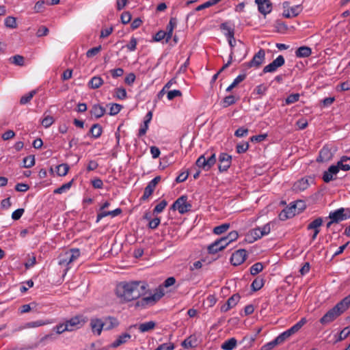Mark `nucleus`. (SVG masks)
Wrapping results in <instances>:
<instances>
[{
  "instance_id": "obj_32",
  "label": "nucleus",
  "mask_w": 350,
  "mask_h": 350,
  "mask_svg": "<svg viewBox=\"0 0 350 350\" xmlns=\"http://www.w3.org/2000/svg\"><path fill=\"white\" fill-rule=\"evenodd\" d=\"M104 323H107V325H105L104 329H105L107 330H109V329H111L114 328L115 327L118 326V321H117V319L116 318L109 317L105 320Z\"/></svg>"
},
{
  "instance_id": "obj_10",
  "label": "nucleus",
  "mask_w": 350,
  "mask_h": 350,
  "mask_svg": "<svg viewBox=\"0 0 350 350\" xmlns=\"http://www.w3.org/2000/svg\"><path fill=\"white\" fill-rule=\"evenodd\" d=\"M218 160L219 162L218 166L219 170L221 172H226L230 167L232 162V156L227 153L222 152L219 154Z\"/></svg>"
},
{
  "instance_id": "obj_28",
  "label": "nucleus",
  "mask_w": 350,
  "mask_h": 350,
  "mask_svg": "<svg viewBox=\"0 0 350 350\" xmlns=\"http://www.w3.org/2000/svg\"><path fill=\"white\" fill-rule=\"evenodd\" d=\"M306 323V319L305 318H302L299 322H297L295 325L291 327L290 329H287L290 336H291L296 332H297Z\"/></svg>"
},
{
  "instance_id": "obj_63",
  "label": "nucleus",
  "mask_w": 350,
  "mask_h": 350,
  "mask_svg": "<svg viewBox=\"0 0 350 350\" xmlns=\"http://www.w3.org/2000/svg\"><path fill=\"white\" fill-rule=\"evenodd\" d=\"M24 208H18L14 211L12 214V219L13 220H18L24 213Z\"/></svg>"
},
{
  "instance_id": "obj_11",
  "label": "nucleus",
  "mask_w": 350,
  "mask_h": 350,
  "mask_svg": "<svg viewBox=\"0 0 350 350\" xmlns=\"http://www.w3.org/2000/svg\"><path fill=\"white\" fill-rule=\"evenodd\" d=\"M285 63V59L282 55H279L275 59H274L271 63L265 66L262 72L264 73L267 72H273L278 68L282 66Z\"/></svg>"
},
{
  "instance_id": "obj_6",
  "label": "nucleus",
  "mask_w": 350,
  "mask_h": 350,
  "mask_svg": "<svg viewBox=\"0 0 350 350\" xmlns=\"http://www.w3.org/2000/svg\"><path fill=\"white\" fill-rule=\"evenodd\" d=\"M163 293L160 291L159 292L155 293L151 296L143 297L141 300H139L135 303V306L145 307L147 305H152L158 300H159L163 296Z\"/></svg>"
},
{
  "instance_id": "obj_5",
  "label": "nucleus",
  "mask_w": 350,
  "mask_h": 350,
  "mask_svg": "<svg viewBox=\"0 0 350 350\" xmlns=\"http://www.w3.org/2000/svg\"><path fill=\"white\" fill-rule=\"evenodd\" d=\"M282 8L284 10L282 16L287 18H290L295 17V16H298L301 10L300 5L291 7L290 2H288V1H284L282 3Z\"/></svg>"
},
{
  "instance_id": "obj_49",
  "label": "nucleus",
  "mask_w": 350,
  "mask_h": 350,
  "mask_svg": "<svg viewBox=\"0 0 350 350\" xmlns=\"http://www.w3.org/2000/svg\"><path fill=\"white\" fill-rule=\"evenodd\" d=\"M240 298L241 297L239 294H234L227 300L226 302L228 304V306H230L231 308H233L239 302Z\"/></svg>"
},
{
  "instance_id": "obj_44",
  "label": "nucleus",
  "mask_w": 350,
  "mask_h": 350,
  "mask_svg": "<svg viewBox=\"0 0 350 350\" xmlns=\"http://www.w3.org/2000/svg\"><path fill=\"white\" fill-rule=\"evenodd\" d=\"M263 269V265L261 262H256L250 267V273L252 275H255L262 271Z\"/></svg>"
},
{
  "instance_id": "obj_29",
  "label": "nucleus",
  "mask_w": 350,
  "mask_h": 350,
  "mask_svg": "<svg viewBox=\"0 0 350 350\" xmlns=\"http://www.w3.org/2000/svg\"><path fill=\"white\" fill-rule=\"evenodd\" d=\"M220 29L221 30L226 31L225 36L227 37L228 40L230 38H233L234 36V29L231 28L228 25L227 23H223L220 25Z\"/></svg>"
},
{
  "instance_id": "obj_52",
  "label": "nucleus",
  "mask_w": 350,
  "mask_h": 350,
  "mask_svg": "<svg viewBox=\"0 0 350 350\" xmlns=\"http://www.w3.org/2000/svg\"><path fill=\"white\" fill-rule=\"evenodd\" d=\"M250 236L253 238V239L254 241L258 239H260L262 236V232H261V230L260 229V228H254L253 230H252L250 232Z\"/></svg>"
},
{
  "instance_id": "obj_57",
  "label": "nucleus",
  "mask_w": 350,
  "mask_h": 350,
  "mask_svg": "<svg viewBox=\"0 0 350 350\" xmlns=\"http://www.w3.org/2000/svg\"><path fill=\"white\" fill-rule=\"evenodd\" d=\"M249 148L248 142H245L243 144H239L236 146V150L237 153L241 154L245 152Z\"/></svg>"
},
{
  "instance_id": "obj_53",
  "label": "nucleus",
  "mask_w": 350,
  "mask_h": 350,
  "mask_svg": "<svg viewBox=\"0 0 350 350\" xmlns=\"http://www.w3.org/2000/svg\"><path fill=\"white\" fill-rule=\"evenodd\" d=\"M122 106L120 104L114 103L112 104L110 107L109 115L115 116L118 114L122 109Z\"/></svg>"
},
{
  "instance_id": "obj_23",
  "label": "nucleus",
  "mask_w": 350,
  "mask_h": 350,
  "mask_svg": "<svg viewBox=\"0 0 350 350\" xmlns=\"http://www.w3.org/2000/svg\"><path fill=\"white\" fill-rule=\"evenodd\" d=\"M349 159V157L347 156H342L340 161H338L336 165H334L335 167H338V171L340 170H342L343 171H349L350 170V165L349 164H347L346 162H347Z\"/></svg>"
},
{
  "instance_id": "obj_2",
  "label": "nucleus",
  "mask_w": 350,
  "mask_h": 350,
  "mask_svg": "<svg viewBox=\"0 0 350 350\" xmlns=\"http://www.w3.org/2000/svg\"><path fill=\"white\" fill-rule=\"evenodd\" d=\"M216 161L217 159L215 153H213L207 159L205 157L204 154H202L197 159L196 165L198 167L208 171L215 164Z\"/></svg>"
},
{
  "instance_id": "obj_20",
  "label": "nucleus",
  "mask_w": 350,
  "mask_h": 350,
  "mask_svg": "<svg viewBox=\"0 0 350 350\" xmlns=\"http://www.w3.org/2000/svg\"><path fill=\"white\" fill-rule=\"evenodd\" d=\"M90 112L96 118H100L105 114V109L100 105H94Z\"/></svg>"
},
{
  "instance_id": "obj_39",
  "label": "nucleus",
  "mask_w": 350,
  "mask_h": 350,
  "mask_svg": "<svg viewBox=\"0 0 350 350\" xmlns=\"http://www.w3.org/2000/svg\"><path fill=\"white\" fill-rule=\"evenodd\" d=\"M23 167L25 168L31 167L35 165V157L34 155H29L23 159Z\"/></svg>"
},
{
  "instance_id": "obj_64",
  "label": "nucleus",
  "mask_w": 350,
  "mask_h": 350,
  "mask_svg": "<svg viewBox=\"0 0 350 350\" xmlns=\"http://www.w3.org/2000/svg\"><path fill=\"white\" fill-rule=\"evenodd\" d=\"M131 20V14L129 12H124L121 14V21L123 24L129 23Z\"/></svg>"
},
{
  "instance_id": "obj_43",
  "label": "nucleus",
  "mask_w": 350,
  "mask_h": 350,
  "mask_svg": "<svg viewBox=\"0 0 350 350\" xmlns=\"http://www.w3.org/2000/svg\"><path fill=\"white\" fill-rule=\"evenodd\" d=\"M70 262L69 260V254L67 252L61 254L59 256V265H68Z\"/></svg>"
},
{
  "instance_id": "obj_47",
  "label": "nucleus",
  "mask_w": 350,
  "mask_h": 350,
  "mask_svg": "<svg viewBox=\"0 0 350 350\" xmlns=\"http://www.w3.org/2000/svg\"><path fill=\"white\" fill-rule=\"evenodd\" d=\"M69 254V260L72 262L80 256V251L79 249H71L70 251H67Z\"/></svg>"
},
{
  "instance_id": "obj_9",
  "label": "nucleus",
  "mask_w": 350,
  "mask_h": 350,
  "mask_svg": "<svg viewBox=\"0 0 350 350\" xmlns=\"http://www.w3.org/2000/svg\"><path fill=\"white\" fill-rule=\"evenodd\" d=\"M265 60V51L264 49H260L258 53H256L253 58L247 63V66L248 68H258L260 67Z\"/></svg>"
},
{
  "instance_id": "obj_41",
  "label": "nucleus",
  "mask_w": 350,
  "mask_h": 350,
  "mask_svg": "<svg viewBox=\"0 0 350 350\" xmlns=\"http://www.w3.org/2000/svg\"><path fill=\"white\" fill-rule=\"evenodd\" d=\"M230 228L229 224H223L220 226H216L213 228V232L216 234H221L228 230Z\"/></svg>"
},
{
  "instance_id": "obj_27",
  "label": "nucleus",
  "mask_w": 350,
  "mask_h": 350,
  "mask_svg": "<svg viewBox=\"0 0 350 350\" xmlns=\"http://www.w3.org/2000/svg\"><path fill=\"white\" fill-rule=\"evenodd\" d=\"M156 326V323L154 321H148L143 323L139 325L138 329L141 332H146L153 329Z\"/></svg>"
},
{
  "instance_id": "obj_26",
  "label": "nucleus",
  "mask_w": 350,
  "mask_h": 350,
  "mask_svg": "<svg viewBox=\"0 0 350 350\" xmlns=\"http://www.w3.org/2000/svg\"><path fill=\"white\" fill-rule=\"evenodd\" d=\"M237 341L235 338H231L222 343L221 348L224 350H232L237 346Z\"/></svg>"
},
{
  "instance_id": "obj_13",
  "label": "nucleus",
  "mask_w": 350,
  "mask_h": 350,
  "mask_svg": "<svg viewBox=\"0 0 350 350\" xmlns=\"http://www.w3.org/2000/svg\"><path fill=\"white\" fill-rule=\"evenodd\" d=\"M255 3L258 5L259 12L263 15H267L272 10V3L270 0H255Z\"/></svg>"
},
{
  "instance_id": "obj_50",
  "label": "nucleus",
  "mask_w": 350,
  "mask_h": 350,
  "mask_svg": "<svg viewBox=\"0 0 350 350\" xmlns=\"http://www.w3.org/2000/svg\"><path fill=\"white\" fill-rule=\"evenodd\" d=\"M53 330H55L57 334H61L65 332H68L69 329L67 327L65 322L54 327Z\"/></svg>"
},
{
  "instance_id": "obj_48",
  "label": "nucleus",
  "mask_w": 350,
  "mask_h": 350,
  "mask_svg": "<svg viewBox=\"0 0 350 350\" xmlns=\"http://www.w3.org/2000/svg\"><path fill=\"white\" fill-rule=\"evenodd\" d=\"M176 83V81L174 78L172 79L171 80H170L165 85L164 87L163 88V89L159 92L158 94V97L160 98L162 96H163L167 90H168L171 85L174 83Z\"/></svg>"
},
{
  "instance_id": "obj_30",
  "label": "nucleus",
  "mask_w": 350,
  "mask_h": 350,
  "mask_svg": "<svg viewBox=\"0 0 350 350\" xmlns=\"http://www.w3.org/2000/svg\"><path fill=\"white\" fill-rule=\"evenodd\" d=\"M103 132L102 126L99 124H94L90 130V133L94 138L99 137Z\"/></svg>"
},
{
  "instance_id": "obj_45",
  "label": "nucleus",
  "mask_w": 350,
  "mask_h": 350,
  "mask_svg": "<svg viewBox=\"0 0 350 350\" xmlns=\"http://www.w3.org/2000/svg\"><path fill=\"white\" fill-rule=\"evenodd\" d=\"M5 25L7 27L12 28V29L16 28L17 27V24H16V18H14L13 16H8L5 19Z\"/></svg>"
},
{
  "instance_id": "obj_16",
  "label": "nucleus",
  "mask_w": 350,
  "mask_h": 350,
  "mask_svg": "<svg viewBox=\"0 0 350 350\" xmlns=\"http://www.w3.org/2000/svg\"><path fill=\"white\" fill-rule=\"evenodd\" d=\"M309 178H302L296 183H294L293 186V190L296 192H299L304 191L309 186Z\"/></svg>"
},
{
  "instance_id": "obj_12",
  "label": "nucleus",
  "mask_w": 350,
  "mask_h": 350,
  "mask_svg": "<svg viewBox=\"0 0 350 350\" xmlns=\"http://www.w3.org/2000/svg\"><path fill=\"white\" fill-rule=\"evenodd\" d=\"M246 250L240 249L234 252L230 258V262L234 266L242 264L246 259Z\"/></svg>"
},
{
  "instance_id": "obj_8",
  "label": "nucleus",
  "mask_w": 350,
  "mask_h": 350,
  "mask_svg": "<svg viewBox=\"0 0 350 350\" xmlns=\"http://www.w3.org/2000/svg\"><path fill=\"white\" fill-rule=\"evenodd\" d=\"M329 217L330 219H333V221H335V223H338L350 217V209L340 208L334 212H331Z\"/></svg>"
},
{
  "instance_id": "obj_38",
  "label": "nucleus",
  "mask_w": 350,
  "mask_h": 350,
  "mask_svg": "<svg viewBox=\"0 0 350 350\" xmlns=\"http://www.w3.org/2000/svg\"><path fill=\"white\" fill-rule=\"evenodd\" d=\"M323 224V219L321 217H318L310 223L307 227L308 230H319V227Z\"/></svg>"
},
{
  "instance_id": "obj_60",
  "label": "nucleus",
  "mask_w": 350,
  "mask_h": 350,
  "mask_svg": "<svg viewBox=\"0 0 350 350\" xmlns=\"http://www.w3.org/2000/svg\"><path fill=\"white\" fill-rule=\"evenodd\" d=\"M53 118L51 116H47L42 120L41 123L43 126L48 128L53 123Z\"/></svg>"
},
{
  "instance_id": "obj_15",
  "label": "nucleus",
  "mask_w": 350,
  "mask_h": 350,
  "mask_svg": "<svg viewBox=\"0 0 350 350\" xmlns=\"http://www.w3.org/2000/svg\"><path fill=\"white\" fill-rule=\"evenodd\" d=\"M105 325H107V323H104V322L100 319H92L90 320V325L92 331L93 333L96 334L98 336L101 334Z\"/></svg>"
},
{
  "instance_id": "obj_19",
  "label": "nucleus",
  "mask_w": 350,
  "mask_h": 350,
  "mask_svg": "<svg viewBox=\"0 0 350 350\" xmlns=\"http://www.w3.org/2000/svg\"><path fill=\"white\" fill-rule=\"evenodd\" d=\"M312 54V49L306 46H300L295 51L297 57H308Z\"/></svg>"
},
{
  "instance_id": "obj_33",
  "label": "nucleus",
  "mask_w": 350,
  "mask_h": 350,
  "mask_svg": "<svg viewBox=\"0 0 350 350\" xmlns=\"http://www.w3.org/2000/svg\"><path fill=\"white\" fill-rule=\"evenodd\" d=\"M37 91L36 90L29 92L28 94L23 96L20 99L21 105H25L30 102L32 98L36 94Z\"/></svg>"
},
{
  "instance_id": "obj_55",
  "label": "nucleus",
  "mask_w": 350,
  "mask_h": 350,
  "mask_svg": "<svg viewBox=\"0 0 350 350\" xmlns=\"http://www.w3.org/2000/svg\"><path fill=\"white\" fill-rule=\"evenodd\" d=\"M300 95L299 94H290L286 98V104L291 105L293 104L297 101L299 100Z\"/></svg>"
},
{
  "instance_id": "obj_46",
  "label": "nucleus",
  "mask_w": 350,
  "mask_h": 350,
  "mask_svg": "<svg viewBox=\"0 0 350 350\" xmlns=\"http://www.w3.org/2000/svg\"><path fill=\"white\" fill-rule=\"evenodd\" d=\"M167 202L166 200H163L161 201L154 208L153 214H158L161 213L165 206H167Z\"/></svg>"
},
{
  "instance_id": "obj_62",
  "label": "nucleus",
  "mask_w": 350,
  "mask_h": 350,
  "mask_svg": "<svg viewBox=\"0 0 350 350\" xmlns=\"http://www.w3.org/2000/svg\"><path fill=\"white\" fill-rule=\"evenodd\" d=\"M279 345L275 339L265 344L261 347L260 350H271L273 349L275 346Z\"/></svg>"
},
{
  "instance_id": "obj_25",
  "label": "nucleus",
  "mask_w": 350,
  "mask_h": 350,
  "mask_svg": "<svg viewBox=\"0 0 350 350\" xmlns=\"http://www.w3.org/2000/svg\"><path fill=\"white\" fill-rule=\"evenodd\" d=\"M340 312L343 313L350 306V294L342 299L340 302L336 305Z\"/></svg>"
},
{
  "instance_id": "obj_58",
  "label": "nucleus",
  "mask_w": 350,
  "mask_h": 350,
  "mask_svg": "<svg viewBox=\"0 0 350 350\" xmlns=\"http://www.w3.org/2000/svg\"><path fill=\"white\" fill-rule=\"evenodd\" d=\"M290 334L288 332V331H285L280 334L278 337H276L275 339L277 340L278 344H281L283 342H284L286 340H287L290 337Z\"/></svg>"
},
{
  "instance_id": "obj_34",
  "label": "nucleus",
  "mask_w": 350,
  "mask_h": 350,
  "mask_svg": "<svg viewBox=\"0 0 350 350\" xmlns=\"http://www.w3.org/2000/svg\"><path fill=\"white\" fill-rule=\"evenodd\" d=\"M246 77V75L245 74H243V75H239L234 80V81L232 82V83L231 85H230L227 88H226V92H229L230 91H232V90L235 88L239 83H240L241 82H242Z\"/></svg>"
},
{
  "instance_id": "obj_54",
  "label": "nucleus",
  "mask_w": 350,
  "mask_h": 350,
  "mask_svg": "<svg viewBox=\"0 0 350 350\" xmlns=\"http://www.w3.org/2000/svg\"><path fill=\"white\" fill-rule=\"evenodd\" d=\"M236 102L235 98L232 95L226 96L223 100L224 107H227L230 105L234 104Z\"/></svg>"
},
{
  "instance_id": "obj_56",
  "label": "nucleus",
  "mask_w": 350,
  "mask_h": 350,
  "mask_svg": "<svg viewBox=\"0 0 350 350\" xmlns=\"http://www.w3.org/2000/svg\"><path fill=\"white\" fill-rule=\"evenodd\" d=\"M116 96L121 100H124L126 98V90L123 88H118L116 89Z\"/></svg>"
},
{
  "instance_id": "obj_37",
  "label": "nucleus",
  "mask_w": 350,
  "mask_h": 350,
  "mask_svg": "<svg viewBox=\"0 0 350 350\" xmlns=\"http://www.w3.org/2000/svg\"><path fill=\"white\" fill-rule=\"evenodd\" d=\"M217 240L213 242L212 244L208 246V252L209 254H216L219 251L223 250V248H220V245Z\"/></svg>"
},
{
  "instance_id": "obj_36",
  "label": "nucleus",
  "mask_w": 350,
  "mask_h": 350,
  "mask_svg": "<svg viewBox=\"0 0 350 350\" xmlns=\"http://www.w3.org/2000/svg\"><path fill=\"white\" fill-rule=\"evenodd\" d=\"M10 60L11 63L16 66H23L25 65V58L23 56L20 55H14L10 59Z\"/></svg>"
},
{
  "instance_id": "obj_40",
  "label": "nucleus",
  "mask_w": 350,
  "mask_h": 350,
  "mask_svg": "<svg viewBox=\"0 0 350 350\" xmlns=\"http://www.w3.org/2000/svg\"><path fill=\"white\" fill-rule=\"evenodd\" d=\"M69 170V166L66 163L59 165L57 167V173L60 176H64L67 174Z\"/></svg>"
},
{
  "instance_id": "obj_22",
  "label": "nucleus",
  "mask_w": 350,
  "mask_h": 350,
  "mask_svg": "<svg viewBox=\"0 0 350 350\" xmlns=\"http://www.w3.org/2000/svg\"><path fill=\"white\" fill-rule=\"evenodd\" d=\"M197 345L198 341L196 336H190L182 342V346L185 349L193 348L196 347Z\"/></svg>"
},
{
  "instance_id": "obj_42",
  "label": "nucleus",
  "mask_w": 350,
  "mask_h": 350,
  "mask_svg": "<svg viewBox=\"0 0 350 350\" xmlns=\"http://www.w3.org/2000/svg\"><path fill=\"white\" fill-rule=\"evenodd\" d=\"M46 4V1L44 0L38 1L36 3L33 10L36 13H41L45 10L44 5Z\"/></svg>"
},
{
  "instance_id": "obj_24",
  "label": "nucleus",
  "mask_w": 350,
  "mask_h": 350,
  "mask_svg": "<svg viewBox=\"0 0 350 350\" xmlns=\"http://www.w3.org/2000/svg\"><path fill=\"white\" fill-rule=\"evenodd\" d=\"M103 84V80L100 77L95 76L92 77L88 83V86L91 89H98Z\"/></svg>"
},
{
  "instance_id": "obj_1",
  "label": "nucleus",
  "mask_w": 350,
  "mask_h": 350,
  "mask_svg": "<svg viewBox=\"0 0 350 350\" xmlns=\"http://www.w3.org/2000/svg\"><path fill=\"white\" fill-rule=\"evenodd\" d=\"M148 284L142 281L120 282L116 287V295L122 302L137 299L146 293Z\"/></svg>"
},
{
  "instance_id": "obj_31",
  "label": "nucleus",
  "mask_w": 350,
  "mask_h": 350,
  "mask_svg": "<svg viewBox=\"0 0 350 350\" xmlns=\"http://www.w3.org/2000/svg\"><path fill=\"white\" fill-rule=\"evenodd\" d=\"M156 187L150 182L148 185L145 187L144 194L141 198L142 200H146L152 194L155 189Z\"/></svg>"
},
{
  "instance_id": "obj_3",
  "label": "nucleus",
  "mask_w": 350,
  "mask_h": 350,
  "mask_svg": "<svg viewBox=\"0 0 350 350\" xmlns=\"http://www.w3.org/2000/svg\"><path fill=\"white\" fill-rule=\"evenodd\" d=\"M187 196H182L178 198L172 205L171 209L175 211L178 209L180 214H184L190 211L191 204L187 202Z\"/></svg>"
},
{
  "instance_id": "obj_51",
  "label": "nucleus",
  "mask_w": 350,
  "mask_h": 350,
  "mask_svg": "<svg viewBox=\"0 0 350 350\" xmlns=\"http://www.w3.org/2000/svg\"><path fill=\"white\" fill-rule=\"evenodd\" d=\"M72 182L73 180H71L67 183L62 185L61 187L54 190V193H62L66 190L69 189L72 184Z\"/></svg>"
},
{
  "instance_id": "obj_17",
  "label": "nucleus",
  "mask_w": 350,
  "mask_h": 350,
  "mask_svg": "<svg viewBox=\"0 0 350 350\" xmlns=\"http://www.w3.org/2000/svg\"><path fill=\"white\" fill-rule=\"evenodd\" d=\"M333 154L331 150L327 146H324L319 152V156L317 159V161H327L332 158Z\"/></svg>"
},
{
  "instance_id": "obj_61",
  "label": "nucleus",
  "mask_w": 350,
  "mask_h": 350,
  "mask_svg": "<svg viewBox=\"0 0 350 350\" xmlns=\"http://www.w3.org/2000/svg\"><path fill=\"white\" fill-rule=\"evenodd\" d=\"M164 38L166 39V33L164 31H159L153 37V40L154 42H160Z\"/></svg>"
},
{
  "instance_id": "obj_59",
  "label": "nucleus",
  "mask_w": 350,
  "mask_h": 350,
  "mask_svg": "<svg viewBox=\"0 0 350 350\" xmlns=\"http://www.w3.org/2000/svg\"><path fill=\"white\" fill-rule=\"evenodd\" d=\"M100 50H101V46L92 48L87 51L86 55L88 57H92L95 56L96 55H97L100 52Z\"/></svg>"
},
{
  "instance_id": "obj_4",
  "label": "nucleus",
  "mask_w": 350,
  "mask_h": 350,
  "mask_svg": "<svg viewBox=\"0 0 350 350\" xmlns=\"http://www.w3.org/2000/svg\"><path fill=\"white\" fill-rule=\"evenodd\" d=\"M88 321V318L83 315H76L71 319L66 321V325L69 329L68 332H72L83 326Z\"/></svg>"
},
{
  "instance_id": "obj_21",
  "label": "nucleus",
  "mask_w": 350,
  "mask_h": 350,
  "mask_svg": "<svg viewBox=\"0 0 350 350\" xmlns=\"http://www.w3.org/2000/svg\"><path fill=\"white\" fill-rule=\"evenodd\" d=\"M130 338L131 335L129 334H123L120 335L113 343H111L110 347L113 348H116L120 345L125 343Z\"/></svg>"
},
{
  "instance_id": "obj_14",
  "label": "nucleus",
  "mask_w": 350,
  "mask_h": 350,
  "mask_svg": "<svg viewBox=\"0 0 350 350\" xmlns=\"http://www.w3.org/2000/svg\"><path fill=\"white\" fill-rule=\"evenodd\" d=\"M338 173V167H335L334 165H332L327 169V170L325 171L322 179L326 183H329L331 180H335L336 178V174Z\"/></svg>"
},
{
  "instance_id": "obj_35",
  "label": "nucleus",
  "mask_w": 350,
  "mask_h": 350,
  "mask_svg": "<svg viewBox=\"0 0 350 350\" xmlns=\"http://www.w3.org/2000/svg\"><path fill=\"white\" fill-rule=\"evenodd\" d=\"M264 285V280L259 277L256 278L252 283L251 288L252 291H257L260 290Z\"/></svg>"
},
{
  "instance_id": "obj_7",
  "label": "nucleus",
  "mask_w": 350,
  "mask_h": 350,
  "mask_svg": "<svg viewBox=\"0 0 350 350\" xmlns=\"http://www.w3.org/2000/svg\"><path fill=\"white\" fill-rule=\"evenodd\" d=\"M342 313L336 306L328 310L320 319V323L323 325H327L334 321Z\"/></svg>"
},
{
  "instance_id": "obj_18",
  "label": "nucleus",
  "mask_w": 350,
  "mask_h": 350,
  "mask_svg": "<svg viewBox=\"0 0 350 350\" xmlns=\"http://www.w3.org/2000/svg\"><path fill=\"white\" fill-rule=\"evenodd\" d=\"M176 18H171L170 20V22L168 23V25H167L166 27V31H165V33H166V40H165V42H168L169 40L172 38V33H173V30L174 29V27L176 26Z\"/></svg>"
}]
</instances>
